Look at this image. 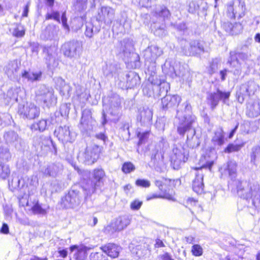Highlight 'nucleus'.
I'll use <instances>...</instances> for the list:
<instances>
[{
    "mask_svg": "<svg viewBox=\"0 0 260 260\" xmlns=\"http://www.w3.org/2000/svg\"><path fill=\"white\" fill-rule=\"evenodd\" d=\"M231 93L230 91H222L219 88H217L215 92L209 93L207 97V101L210 108L214 110L220 101L225 103L229 99Z\"/></svg>",
    "mask_w": 260,
    "mask_h": 260,
    "instance_id": "20e7f679",
    "label": "nucleus"
},
{
    "mask_svg": "<svg viewBox=\"0 0 260 260\" xmlns=\"http://www.w3.org/2000/svg\"><path fill=\"white\" fill-rule=\"evenodd\" d=\"M154 15L157 18H160L163 21L168 19L170 16L171 13L167 7L162 8L159 11H155Z\"/></svg>",
    "mask_w": 260,
    "mask_h": 260,
    "instance_id": "aec40b11",
    "label": "nucleus"
},
{
    "mask_svg": "<svg viewBox=\"0 0 260 260\" xmlns=\"http://www.w3.org/2000/svg\"><path fill=\"white\" fill-rule=\"evenodd\" d=\"M19 112L21 115L29 119H34L40 114L39 108L31 103L23 105L19 108Z\"/></svg>",
    "mask_w": 260,
    "mask_h": 260,
    "instance_id": "6e6552de",
    "label": "nucleus"
},
{
    "mask_svg": "<svg viewBox=\"0 0 260 260\" xmlns=\"http://www.w3.org/2000/svg\"><path fill=\"white\" fill-rule=\"evenodd\" d=\"M246 115L250 118H254L260 115V102L255 101L249 103L246 107Z\"/></svg>",
    "mask_w": 260,
    "mask_h": 260,
    "instance_id": "dca6fc26",
    "label": "nucleus"
},
{
    "mask_svg": "<svg viewBox=\"0 0 260 260\" xmlns=\"http://www.w3.org/2000/svg\"><path fill=\"white\" fill-rule=\"evenodd\" d=\"M10 174V170L8 166L3 164H0V178L2 179H6Z\"/></svg>",
    "mask_w": 260,
    "mask_h": 260,
    "instance_id": "cd10ccee",
    "label": "nucleus"
},
{
    "mask_svg": "<svg viewBox=\"0 0 260 260\" xmlns=\"http://www.w3.org/2000/svg\"><path fill=\"white\" fill-rule=\"evenodd\" d=\"M131 81H133L132 84L129 85L130 88H134L137 85V79L135 78H133L131 79Z\"/></svg>",
    "mask_w": 260,
    "mask_h": 260,
    "instance_id": "4d7b16f0",
    "label": "nucleus"
},
{
    "mask_svg": "<svg viewBox=\"0 0 260 260\" xmlns=\"http://www.w3.org/2000/svg\"><path fill=\"white\" fill-rule=\"evenodd\" d=\"M53 19V12L52 13H47L45 15V20Z\"/></svg>",
    "mask_w": 260,
    "mask_h": 260,
    "instance_id": "6e6d98bb",
    "label": "nucleus"
},
{
    "mask_svg": "<svg viewBox=\"0 0 260 260\" xmlns=\"http://www.w3.org/2000/svg\"><path fill=\"white\" fill-rule=\"evenodd\" d=\"M238 126H239V124L238 123L235 126V127L231 131H232L233 133H235V132L236 131L237 129L238 128Z\"/></svg>",
    "mask_w": 260,
    "mask_h": 260,
    "instance_id": "0e129e2a",
    "label": "nucleus"
},
{
    "mask_svg": "<svg viewBox=\"0 0 260 260\" xmlns=\"http://www.w3.org/2000/svg\"><path fill=\"white\" fill-rule=\"evenodd\" d=\"M200 9V6L194 1L189 3L188 11L190 13H193Z\"/></svg>",
    "mask_w": 260,
    "mask_h": 260,
    "instance_id": "f704fd0d",
    "label": "nucleus"
},
{
    "mask_svg": "<svg viewBox=\"0 0 260 260\" xmlns=\"http://www.w3.org/2000/svg\"><path fill=\"white\" fill-rule=\"evenodd\" d=\"M260 155V146H256L253 148L250 155L251 161L254 162L257 156Z\"/></svg>",
    "mask_w": 260,
    "mask_h": 260,
    "instance_id": "473e14b6",
    "label": "nucleus"
},
{
    "mask_svg": "<svg viewBox=\"0 0 260 260\" xmlns=\"http://www.w3.org/2000/svg\"><path fill=\"white\" fill-rule=\"evenodd\" d=\"M31 73H29L27 71H24L22 74L21 76L22 77L27 78L28 80H30V76H31Z\"/></svg>",
    "mask_w": 260,
    "mask_h": 260,
    "instance_id": "3c124183",
    "label": "nucleus"
},
{
    "mask_svg": "<svg viewBox=\"0 0 260 260\" xmlns=\"http://www.w3.org/2000/svg\"><path fill=\"white\" fill-rule=\"evenodd\" d=\"M236 97L239 103L242 104L244 102L245 100V95L244 92L241 91V87L239 88V90L237 91Z\"/></svg>",
    "mask_w": 260,
    "mask_h": 260,
    "instance_id": "c9c22d12",
    "label": "nucleus"
},
{
    "mask_svg": "<svg viewBox=\"0 0 260 260\" xmlns=\"http://www.w3.org/2000/svg\"><path fill=\"white\" fill-rule=\"evenodd\" d=\"M181 98L177 95H167L161 99V106L164 110L177 107L181 102Z\"/></svg>",
    "mask_w": 260,
    "mask_h": 260,
    "instance_id": "1a4fd4ad",
    "label": "nucleus"
},
{
    "mask_svg": "<svg viewBox=\"0 0 260 260\" xmlns=\"http://www.w3.org/2000/svg\"><path fill=\"white\" fill-rule=\"evenodd\" d=\"M91 119H92V113L90 110L83 112L80 121V125L82 126L88 125Z\"/></svg>",
    "mask_w": 260,
    "mask_h": 260,
    "instance_id": "a878e982",
    "label": "nucleus"
},
{
    "mask_svg": "<svg viewBox=\"0 0 260 260\" xmlns=\"http://www.w3.org/2000/svg\"><path fill=\"white\" fill-rule=\"evenodd\" d=\"M254 40L256 42L260 43V33H257L254 36Z\"/></svg>",
    "mask_w": 260,
    "mask_h": 260,
    "instance_id": "bf43d9fd",
    "label": "nucleus"
},
{
    "mask_svg": "<svg viewBox=\"0 0 260 260\" xmlns=\"http://www.w3.org/2000/svg\"><path fill=\"white\" fill-rule=\"evenodd\" d=\"M223 27L224 30L232 36L239 34L243 30V25L240 22H235L234 23L231 22H224Z\"/></svg>",
    "mask_w": 260,
    "mask_h": 260,
    "instance_id": "ddd939ff",
    "label": "nucleus"
},
{
    "mask_svg": "<svg viewBox=\"0 0 260 260\" xmlns=\"http://www.w3.org/2000/svg\"><path fill=\"white\" fill-rule=\"evenodd\" d=\"M132 188V186L130 184H127L124 186V190H128Z\"/></svg>",
    "mask_w": 260,
    "mask_h": 260,
    "instance_id": "680f3d73",
    "label": "nucleus"
},
{
    "mask_svg": "<svg viewBox=\"0 0 260 260\" xmlns=\"http://www.w3.org/2000/svg\"><path fill=\"white\" fill-rule=\"evenodd\" d=\"M168 196H166L164 195H162L160 192L159 193H153L149 196H147L146 197V200L149 201L152 199H165V197H167Z\"/></svg>",
    "mask_w": 260,
    "mask_h": 260,
    "instance_id": "e433bc0d",
    "label": "nucleus"
},
{
    "mask_svg": "<svg viewBox=\"0 0 260 260\" xmlns=\"http://www.w3.org/2000/svg\"><path fill=\"white\" fill-rule=\"evenodd\" d=\"M184 204L185 207L190 210L193 215L199 214L203 210L198 201L193 198H188Z\"/></svg>",
    "mask_w": 260,
    "mask_h": 260,
    "instance_id": "2eb2a0df",
    "label": "nucleus"
},
{
    "mask_svg": "<svg viewBox=\"0 0 260 260\" xmlns=\"http://www.w3.org/2000/svg\"><path fill=\"white\" fill-rule=\"evenodd\" d=\"M211 141L214 145L220 146L224 144L225 142V138L224 134L222 129H221V131L219 132H216L214 133V136L212 138Z\"/></svg>",
    "mask_w": 260,
    "mask_h": 260,
    "instance_id": "6ab92c4d",
    "label": "nucleus"
},
{
    "mask_svg": "<svg viewBox=\"0 0 260 260\" xmlns=\"http://www.w3.org/2000/svg\"><path fill=\"white\" fill-rule=\"evenodd\" d=\"M256 259L260 260V252H258L256 255Z\"/></svg>",
    "mask_w": 260,
    "mask_h": 260,
    "instance_id": "69168bd1",
    "label": "nucleus"
},
{
    "mask_svg": "<svg viewBox=\"0 0 260 260\" xmlns=\"http://www.w3.org/2000/svg\"><path fill=\"white\" fill-rule=\"evenodd\" d=\"M69 248L71 252L76 250L73 255L75 260H85L86 259L88 248L85 246H79L77 245H73L70 246Z\"/></svg>",
    "mask_w": 260,
    "mask_h": 260,
    "instance_id": "f8f14e48",
    "label": "nucleus"
},
{
    "mask_svg": "<svg viewBox=\"0 0 260 260\" xmlns=\"http://www.w3.org/2000/svg\"><path fill=\"white\" fill-rule=\"evenodd\" d=\"M143 202L137 199L133 201L130 204V208L133 210H138L142 206Z\"/></svg>",
    "mask_w": 260,
    "mask_h": 260,
    "instance_id": "72a5a7b5",
    "label": "nucleus"
},
{
    "mask_svg": "<svg viewBox=\"0 0 260 260\" xmlns=\"http://www.w3.org/2000/svg\"><path fill=\"white\" fill-rule=\"evenodd\" d=\"M2 233L4 234H8L9 233V226L7 223H4L0 230Z\"/></svg>",
    "mask_w": 260,
    "mask_h": 260,
    "instance_id": "37998d69",
    "label": "nucleus"
},
{
    "mask_svg": "<svg viewBox=\"0 0 260 260\" xmlns=\"http://www.w3.org/2000/svg\"><path fill=\"white\" fill-rule=\"evenodd\" d=\"M82 49V43L74 39L65 42L61 46V51L63 54L69 58L75 57Z\"/></svg>",
    "mask_w": 260,
    "mask_h": 260,
    "instance_id": "39448f33",
    "label": "nucleus"
},
{
    "mask_svg": "<svg viewBox=\"0 0 260 260\" xmlns=\"http://www.w3.org/2000/svg\"><path fill=\"white\" fill-rule=\"evenodd\" d=\"M53 20L57 21L58 22H60V13L57 11H53Z\"/></svg>",
    "mask_w": 260,
    "mask_h": 260,
    "instance_id": "de8ad7c7",
    "label": "nucleus"
},
{
    "mask_svg": "<svg viewBox=\"0 0 260 260\" xmlns=\"http://www.w3.org/2000/svg\"><path fill=\"white\" fill-rule=\"evenodd\" d=\"M150 130L146 131L144 132H137L136 133V136L139 139L137 143V145L139 146L146 142L148 139L149 136L150 134Z\"/></svg>",
    "mask_w": 260,
    "mask_h": 260,
    "instance_id": "b1692460",
    "label": "nucleus"
},
{
    "mask_svg": "<svg viewBox=\"0 0 260 260\" xmlns=\"http://www.w3.org/2000/svg\"><path fill=\"white\" fill-rule=\"evenodd\" d=\"M234 134L235 133H233L232 131H231L230 133L229 134V136H228L229 138V139L232 138L233 137Z\"/></svg>",
    "mask_w": 260,
    "mask_h": 260,
    "instance_id": "e2e57ef3",
    "label": "nucleus"
},
{
    "mask_svg": "<svg viewBox=\"0 0 260 260\" xmlns=\"http://www.w3.org/2000/svg\"><path fill=\"white\" fill-rule=\"evenodd\" d=\"M76 170H77V172H78L79 174H82V170H81L80 169H78H78H76Z\"/></svg>",
    "mask_w": 260,
    "mask_h": 260,
    "instance_id": "338daca9",
    "label": "nucleus"
},
{
    "mask_svg": "<svg viewBox=\"0 0 260 260\" xmlns=\"http://www.w3.org/2000/svg\"><path fill=\"white\" fill-rule=\"evenodd\" d=\"M47 121L45 119H41L37 122L33 123L30 126L32 131L40 132L44 131L47 127Z\"/></svg>",
    "mask_w": 260,
    "mask_h": 260,
    "instance_id": "412c9836",
    "label": "nucleus"
},
{
    "mask_svg": "<svg viewBox=\"0 0 260 260\" xmlns=\"http://www.w3.org/2000/svg\"><path fill=\"white\" fill-rule=\"evenodd\" d=\"M28 260H48L47 257H41L37 255H34Z\"/></svg>",
    "mask_w": 260,
    "mask_h": 260,
    "instance_id": "864d4df0",
    "label": "nucleus"
},
{
    "mask_svg": "<svg viewBox=\"0 0 260 260\" xmlns=\"http://www.w3.org/2000/svg\"><path fill=\"white\" fill-rule=\"evenodd\" d=\"M171 160L178 164L184 162V155L177 148H174L173 149V154L171 156Z\"/></svg>",
    "mask_w": 260,
    "mask_h": 260,
    "instance_id": "4be33fe9",
    "label": "nucleus"
},
{
    "mask_svg": "<svg viewBox=\"0 0 260 260\" xmlns=\"http://www.w3.org/2000/svg\"><path fill=\"white\" fill-rule=\"evenodd\" d=\"M103 147L98 145H93L91 148L86 147L83 152L84 161L88 165H92L100 157Z\"/></svg>",
    "mask_w": 260,
    "mask_h": 260,
    "instance_id": "423d86ee",
    "label": "nucleus"
},
{
    "mask_svg": "<svg viewBox=\"0 0 260 260\" xmlns=\"http://www.w3.org/2000/svg\"><path fill=\"white\" fill-rule=\"evenodd\" d=\"M3 11V7L1 4H0V12H2Z\"/></svg>",
    "mask_w": 260,
    "mask_h": 260,
    "instance_id": "774afa93",
    "label": "nucleus"
},
{
    "mask_svg": "<svg viewBox=\"0 0 260 260\" xmlns=\"http://www.w3.org/2000/svg\"><path fill=\"white\" fill-rule=\"evenodd\" d=\"M41 148V151L44 154L51 153L54 155L57 154V148L51 140L48 139L44 140Z\"/></svg>",
    "mask_w": 260,
    "mask_h": 260,
    "instance_id": "a211bd4d",
    "label": "nucleus"
},
{
    "mask_svg": "<svg viewBox=\"0 0 260 260\" xmlns=\"http://www.w3.org/2000/svg\"><path fill=\"white\" fill-rule=\"evenodd\" d=\"M80 202L79 192L75 190H70L60 200V204L64 208H73Z\"/></svg>",
    "mask_w": 260,
    "mask_h": 260,
    "instance_id": "0eeeda50",
    "label": "nucleus"
},
{
    "mask_svg": "<svg viewBox=\"0 0 260 260\" xmlns=\"http://www.w3.org/2000/svg\"><path fill=\"white\" fill-rule=\"evenodd\" d=\"M244 143L240 144H234L233 143H230L225 148H224L223 151L227 153L237 152L241 150V149L244 146Z\"/></svg>",
    "mask_w": 260,
    "mask_h": 260,
    "instance_id": "5701e85b",
    "label": "nucleus"
},
{
    "mask_svg": "<svg viewBox=\"0 0 260 260\" xmlns=\"http://www.w3.org/2000/svg\"><path fill=\"white\" fill-rule=\"evenodd\" d=\"M67 21H68V19H67V18L66 16V12H64L61 14V22H62L63 26L65 28H66L67 29H69V26L68 24Z\"/></svg>",
    "mask_w": 260,
    "mask_h": 260,
    "instance_id": "4c0bfd02",
    "label": "nucleus"
},
{
    "mask_svg": "<svg viewBox=\"0 0 260 260\" xmlns=\"http://www.w3.org/2000/svg\"><path fill=\"white\" fill-rule=\"evenodd\" d=\"M189 117L188 119L186 116H184L183 119L179 122L177 131L180 136H184L186 133L191 129L192 124L195 122V118L191 116Z\"/></svg>",
    "mask_w": 260,
    "mask_h": 260,
    "instance_id": "9d476101",
    "label": "nucleus"
},
{
    "mask_svg": "<svg viewBox=\"0 0 260 260\" xmlns=\"http://www.w3.org/2000/svg\"><path fill=\"white\" fill-rule=\"evenodd\" d=\"M130 222L131 219L128 216L121 215L115 219L112 225L115 231L119 232L124 229Z\"/></svg>",
    "mask_w": 260,
    "mask_h": 260,
    "instance_id": "9b49d317",
    "label": "nucleus"
},
{
    "mask_svg": "<svg viewBox=\"0 0 260 260\" xmlns=\"http://www.w3.org/2000/svg\"><path fill=\"white\" fill-rule=\"evenodd\" d=\"M92 220L93 223L91 225V226H94L98 222V219L96 217H93Z\"/></svg>",
    "mask_w": 260,
    "mask_h": 260,
    "instance_id": "052dcab7",
    "label": "nucleus"
},
{
    "mask_svg": "<svg viewBox=\"0 0 260 260\" xmlns=\"http://www.w3.org/2000/svg\"><path fill=\"white\" fill-rule=\"evenodd\" d=\"M29 4L27 3L25 6L24 7L23 11L22 14V17H26L28 16V13L29 11Z\"/></svg>",
    "mask_w": 260,
    "mask_h": 260,
    "instance_id": "c03bdc74",
    "label": "nucleus"
},
{
    "mask_svg": "<svg viewBox=\"0 0 260 260\" xmlns=\"http://www.w3.org/2000/svg\"><path fill=\"white\" fill-rule=\"evenodd\" d=\"M154 184L162 195L168 196L165 197L166 199L175 201L174 189L180 185L181 180L180 179L162 177L160 179L155 180Z\"/></svg>",
    "mask_w": 260,
    "mask_h": 260,
    "instance_id": "f257e3e1",
    "label": "nucleus"
},
{
    "mask_svg": "<svg viewBox=\"0 0 260 260\" xmlns=\"http://www.w3.org/2000/svg\"><path fill=\"white\" fill-rule=\"evenodd\" d=\"M155 247L156 248H160V247H164L165 246L164 242L162 240L157 239L156 240L155 244Z\"/></svg>",
    "mask_w": 260,
    "mask_h": 260,
    "instance_id": "8fccbe9b",
    "label": "nucleus"
},
{
    "mask_svg": "<svg viewBox=\"0 0 260 260\" xmlns=\"http://www.w3.org/2000/svg\"><path fill=\"white\" fill-rule=\"evenodd\" d=\"M44 2L45 4L50 8L53 7L55 3V0H44Z\"/></svg>",
    "mask_w": 260,
    "mask_h": 260,
    "instance_id": "603ef678",
    "label": "nucleus"
},
{
    "mask_svg": "<svg viewBox=\"0 0 260 260\" xmlns=\"http://www.w3.org/2000/svg\"><path fill=\"white\" fill-rule=\"evenodd\" d=\"M88 0H76L77 5H84L86 6Z\"/></svg>",
    "mask_w": 260,
    "mask_h": 260,
    "instance_id": "5fc2aeb1",
    "label": "nucleus"
},
{
    "mask_svg": "<svg viewBox=\"0 0 260 260\" xmlns=\"http://www.w3.org/2000/svg\"><path fill=\"white\" fill-rule=\"evenodd\" d=\"M95 137L99 140L103 141L104 142H106L108 140V137L104 133L96 134L95 135Z\"/></svg>",
    "mask_w": 260,
    "mask_h": 260,
    "instance_id": "ea45409f",
    "label": "nucleus"
},
{
    "mask_svg": "<svg viewBox=\"0 0 260 260\" xmlns=\"http://www.w3.org/2000/svg\"><path fill=\"white\" fill-rule=\"evenodd\" d=\"M44 174L45 176H51L53 174V170L51 167H48L45 169Z\"/></svg>",
    "mask_w": 260,
    "mask_h": 260,
    "instance_id": "49530a36",
    "label": "nucleus"
},
{
    "mask_svg": "<svg viewBox=\"0 0 260 260\" xmlns=\"http://www.w3.org/2000/svg\"><path fill=\"white\" fill-rule=\"evenodd\" d=\"M106 177V172L103 168L94 169L92 171V180L90 186L85 189L92 193H95L98 189L101 188L104 185Z\"/></svg>",
    "mask_w": 260,
    "mask_h": 260,
    "instance_id": "7ed1b4c3",
    "label": "nucleus"
},
{
    "mask_svg": "<svg viewBox=\"0 0 260 260\" xmlns=\"http://www.w3.org/2000/svg\"><path fill=\"white\" fill-rule=\"evenodd\" d=\"M58 253L59 254V256L63 258L67 257L68 256V251L66 249L59 250L58 251Z\"/></svg>",
    "mask_w": 260,
    "mask_h": 260,
    "instance_id": "a18cd8bd",
    "label": "nucleus"
},
{
    "mask_svg": "<svg viewBox=\"0 0 260 260\" xmlns=\"http://www.w3.org/2000/svg\"><path fill=\"white\" fill-rule=\"evenodd\" d=\"M214 164V161H207L199 167H193L189 173L194 178L192 182V190L197 194H200L204 192V184L203 182L204 173L203 169H208L211 170Z\"/></svg>",
    "mask_w": 260,
    "mask_h": 260,
    "instance_id": "f03ea898",
    "label": "nucleus"
},
{
    "mask_svg": "<svg viewBox=\"0 0 260 260\" xmlns=\"http://www.w3.org/2000/svg\"><path fill=\"white\" fill-rule=\"evenodd\" d=\"M160 260H174L168 252H165L160 255Z\"/></svg>",
    "mask_w": 260,
    "mask_h": 260,
    "instance_id": "79ce46f5",
    "label": "nucleus"
},
{
    "mask_svg": "<svg viewBox=\"0 0 260 260\" xmlns=\"http://www.w3.org/2000/svg\"><path fill=\"white\" fill-rule=\"evenodd\" d=\"M191 252L193 256H200L203 254V250L200 245L194 244L192 246Z\"/></svg>",
    "mask_w": 260,
    "mask_h": 260,
    "instance_id": "c85d7f7f",
    "label": "nucleus"
},
{
    "mask_svg": "<svg viewBox=\"0 0 260 260\" xmlns=\"http://www.w3.org/2000/svg\"><path fill=\"white\" fill-rule=\"evenodd\" d=\"M85 35L88 38H91L93 36V29L92 27L86 26L85 30Z\"/></svg>",
    "mask_w": 260,
    "mask_h": 260,
    "instance_id": "a19ab883",
    "label": "nucleus"
},
{
    "mask_svg": "<svg viewBox=\"0 0 260 260\" xmlns=\"http://www.w3.org/2000/svg\"><path fill=\"white\" fill-rule=\"evenodd\" d=\"M190 49L192 51L199 50L202 52L204 51V48L199 41H194L190 45Z\"/></svg>",
    "mask_w": 260,
    "mask_h": 260,
    "instance_id": "7c9ffc66",
    "label": "nucleus"
},
{
    "mask_svg": "<svg viewBox=\"0 0 260 260\" xmlns=\"http://www.w3.org/2000/svg\"><path fill=\"white\" fill-rule=\"evenodd\" d=\"M135 184L140 187L148 188L150 186V181L147 179H138L135 181Z\"/></svg>",
    "mask_w": 260,
    "mask_h": 260,
    "instance_id": "c756f323",
    "label": "nucleus"
},
{
    "mask_svg": "<svg viewBox=\"0 0 260 260\" xmlns=\"http://www.w3.org/2000/svg\"><path fill=\"white\" fill-rule=\"evenodd\" d=\"M101 249L112 258H116L119 255L118 246L114 243H107L102 246Z\"/></svg>",
    "mask_w": 260,
    "mask_h": 260,
    "instance_id": "4468645a",
    "label": "nucleus"
},
{
    "mask_svg": "<svg viewBox=\"0 0 260 260\" xmlns=\"http://www.w3.org/2000/svg\"><path fill=\"white\" fill-rule=\"evenodd\" d=\"M229 11H230L232 13V17L233 18H235L236 17V13L234 12V8L233 5H230L229 7Z\"/></svg>",
    "mask_w": 260,
    "mask_h": 260,
    "instance_id": "13d9d810",
    "label": "nucleus"
},
{
    "mask_svg": "<svg viewBox=\"0 0 260 260\" xmlns=\"http://www.w3.org/2000/svg\"><path fill=\"white\" fill-rule=\"evenodd\" d=\"M42 76V73L39 72L38 73H32L30 76V80L31 81H37L40 79Z\"/></svg>",
    "mask_w": 260,
    "mask_h": 260,
    "instance_id": "58836bf2",
    "label": "nucleus"
},
{
    "mask_svg": "<svg viewBox=\"0 0 260 260\" xmlns=\"http://www.w3.org/2000/svg\"><path fill=\"white\" fill-rule=\"evenodd\" d=\"M135 169V165L131 161L124 162L121 167V170L124 174H129L133 172Z\"/></svg>",
    "mask_w": 260,
    "mask_h": 260,
    "instance_id": "bb28decb",
    "label": "nucleus"
},
{
    "mask_svg": "<svg viewBox=\"0 0 260 260\" xmlns=\"http://www.w3.org/2000/svg\"><path fill=\"white\" fill-rule=\"evenodd\" d=\"M29 211L34 215H46L47 213L46 209L43 207V205L39 200L34 199L31 202V205L29 209Z\"/></svg>",
    "mask_w": 260,
    "mask_h": 260,
    "instance_id": "f3484780",
    "label": "nucleus"
},
{
    "mask_svg": "<svg viewBox=\"0 0 260 260\" xmlns=\"http://www.w3.org/2000/svg\"><path fill=\"white\" fill-rule=\"evenodd\" d=\"M25 34V28L24 26L20 23H16L15 27L14 28L13 36L16 38H22Z\"/></svg>",
    "mask_w": 260,
    "mask_h": 260,
    "instance_id": "393cba45",
    "label": "nucleus"
},
{
    "mask_svg": "<svg viewBox=\"0 0 260 260\" xmlns=\"http://www.w3.org/2000/svg\"><path fill=\"white\" fill-rule=\"evenodd\" d=\"M228 72V71L226 69L221 70L219 72V74L221 76V81H223L225 80V77L226 76V74H227Z\"/></svg>",
    "mask_w": 260,
    "mask_h": 260,
    "instance_id": "09e8293b",
    "label": "nucleus"
},
{
    "mask_svg": "<svg viewBox=\"0 0 260 260\" xmlns=\"http://www.w3.org/2000/svg\"><path fill=\"white\" fill-rule=\"evenodd\" d=\"M106 256L101 252H92L90 255V260H105Z\"/></svg>",
    "mask_w": 260,
    "mask_h": 260,
    "instance_id": "2f4dec72",
    "label": "nucleus"
}]
</instances>
